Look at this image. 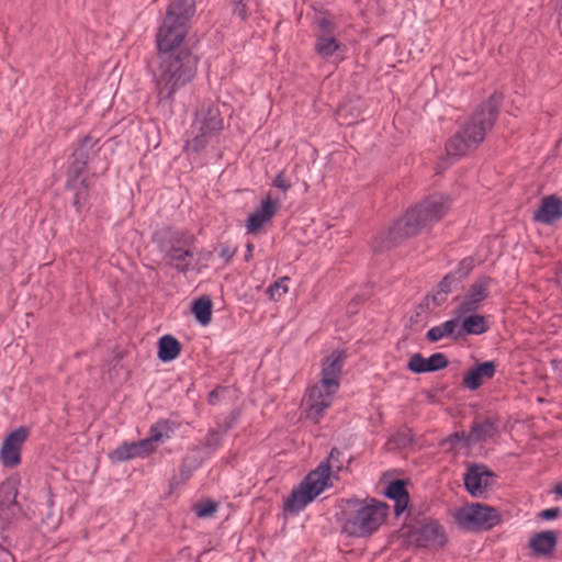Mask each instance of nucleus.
Listing matches in <instances>:
<instances>
[{
	"label": "nucleus",
	"instance_id": "1",
	"mask_svg": "<svg viewBox=\"0 0 562 562\" xmlns=\"http://www.w3.org/2000/svg\"><path fill=\"white\" fill-rule=\"evenodd\" d=\"M450 200L443 194H432L408 209L386 232L372 241L374 251H383L401 240L419 234L424 228L439 222L448 212Z\"/></svg>",
	"mask_w": 562,
	"mask_h": 562
},
{
	"label": "nucleus",
	"instance_id": "2",
	"mask_svg": "<svg viewBox=\"0 0 562 562\" xmlns=\"http://www.w3.org/2000/svg\"><path fill=\"white\" fill-rule=\"evenodd\" d=\"M154 71L155 93L159 103L172 104L176 93L196 75L199 57L189 48L172 53H158Z\"/></svg>",
	"mask_w": 562,
	"mask_h": 562
},
{
	"label": "nucleus",
	"instance_id": "3",
	"mask_svg": "<svg viewBox=\"0 0 562 562\" xmlns=\"http://www.w3.org/2000/svg\"><path fill=\"white\" fill-rule=\"evenodd\" d=\"M502 102L503 95L496 92L483 102L448 140L447 154L462 157L475 150L497 121Z\"/></svg>",
	"mask_w": 562,
	"mask_h": 562
},
{
	"label": "nucleus",
	"instance_id": "4",
	"mask_svg": "<svg viewBox=\"0 0 562 562\" xmlns=\"http://www.w3.org/2000/svg\"><path fill=\"white\" fill-rule=\"evenodd\" d=\"M344 468V453L333 448L326 462H322L311 471L294 488L284 503V512L295 515L307 504L313 502L321 493L330 486L331 471L339 472Z\"/></svg>",
	"mask_w": 562,
	"mask_h": 562
},
{
	"label": "nucleus",
	"instance_id": "5",
	"mask_svg": "<svg viewBox=\"0 0 562 562\" xmlns=\"http://www.w3.org/2000/svg\"><path fill=\"white\" fill-rule=\"evenodd\" d=\"M387 505L371 499L349 498L341 509L342 531L351 537H367L375 532L387 516Z\"/></svg>",
	"mask_w": 562,
	"mask_h": 562
},
{
	"label": "nucleus",
	"instance_id": "6",
	"mask_svg": "<svg viewBox=\"0 0 562 562\" xmlns=\"http://www.w3.org/2000/svg\"><path fill=\"white\" fill-rule=\"evenodd\" d=\"M195 12L194 0H175L156 35L158 53H172L183 42Z\"/></svg>",
	"mask_w": 562,
	"mask_h": 562
},
{
	"label": "nucleus",
	"instance_id": "7",
	"mask_svg": "<svg viewBox=\"0 0 562 562\" xmlns=\"http://www.w3.org/2000/svg\"><path fill=\"white\" fill-rule=\"evenodd\" d=\"M223 128V117L221 116L218 106L210 102L201 103L195 111V116L189 132L190 135L186 140L184 150L188 153L202 151Z\"/></svg>",
	"mask_w": 562,
	"mask_h": 562
},
{
	"label": "nucleus",
	"instance_id": "8",
	"mask_svg": "<svg viewBox=\"0 0 562 562\" xmlns=\"http://www.w3.org/2000/svg\"><path fill=\"white\" fill-rule=\"evenodd\" d=\"M456 522L468 531L490 530L501 521V515L494 507L480 503L459 508L454 513Z\"/></svg>",
	"mask_w": 562,
	"mask_h": 562
},
{
	"label": "nucleus",
	"instance_id": "9",
	"mask_svg": "<svg viewBox=\"0 0 562 562\" xmlns=\"http://www.w3.org/2000/svg\"><path fill=\"white\" fill-rule=\"evenodd\" d=\"M194 236L184 232H175L171 234L170 239L164 246V258L167 265L183 274L188 273L191 269V260L193 258Z\"/></svg>",
	"mask_w": 562,
	"mask_h": 562
},
{
	"label": "nucleus",
	"instance_id": "10",
	"mask_svg": "<svg viewBox=\"0 0 562 562\" xmlns=\"http://www.w3.org/2000/svg\"><path fill=\"white\" fill-rule=\"evenodd\" d=\"M315 29V52L324 59H327L337 52L341 44L337 41L335 32L336 23L328 14H318L314 19Z\"/></svg>",
	"mask_w": 562,
	"mask_h": 562
},
{
	"label": "nucleus",
	"instance_id": "11",
	"mask_svg": "<svg viewBox=\"0 0 562 562\" xmlns=\"http://www.w3.org/2000/svg\"><path fill=\"white\" fill-rule=\"evenodd\" d=\"M411 539L419 548L441 549L447 542L443 527L436 520H429L411 532Z\"/></svg>",
	"mask_w": 562,
	"mask_h": 562
},
{
	"label": "nucleus",
	"instance_id": "12",
	"mask_svg": "<svg viewBox=\"0 0 562 562\" xmlns=\"http://www.w3.org/2000/svg\"><path fill=\"white\" fill-rule=\"evenodd\" d=\"M30 430L20 426L4 438L0 449V460L7 468H14L21 463V449L27 440Z\"/></svg>",
	"mask_w": 562,
	"mask_h": 562
},
{
	"label": "nucleus",
	"instance_id": "13",
	"mask_svg": "<svg viewBox=\"0 0 562 562\" xmlns=\"http://www.w3.org/2000/svg\"><path fill=\"white\" fill-rule=\"evenodd\" d=\"M493 279L487 276H481L470 286L469 292L460 302L456 313L459 316L475 312L480 304L488 297V290Z\"/></svg>",
	"mask_w": 562,
	"mask_h": 562
},
{
	"label": "nucleus",
	"instance_id": "14",
	"mask_svg": "<svg viewBox=\"0 0 562 562\" xmlns=\"http://www.w3.org/2000/svg\"><path fill=\"white\" fill-rule=\"evenodd\" d=\"M18 492L10 483L0 485V537L7 542L9 538L10 524L15 513Z\"/></svg>",
	"mask_w": 562,
	"mask_h": 562
},
{
	"label": "nucleus",
	"instance_id": "15",
	"mask_svg": "<svg viewBox=\"0 0 562 562\" xmlns=\"http://www.w3.org/2000/svg\"><path fill=\"white\" fill-rule=\"evenodd\" d=\"M495 476L486 465L473 464L464 474V486L472 496L479 497L492 485L491 479Z\"/></svg>",
	"mask_w": 562,
	"mask_h": 562
},
{
	"label": "nucleus",
	"instance_id": "16",
	"mask_svg": "<svg viewBox=\"0 0 562 562\" xmlns=\"http://www.w3.org/2000/svg\"><path fill=\"white\" fill-rule=\"evenodd\" d=\"M346 359V352L334 350L323 361L321 385L325 390H337L339 386V376Z\"/></svg>",
	"mask_w": 562,
	"mask_h": 562
},
{
	"label": "nucleus",
	"instance_id": "17",
	"mask_svg": "<svg viewBox=\"0 0 562 562\" xmlns=\"http://www.w3.org/2000/svg\"><path fill=\"white\" fill-rule=\"evenodd\" d=\"M322 385H314L310 389L307 395V417L313 422L317 423L322 417L326 408L331 403L333 394L335 390H325L323 392Z\"/></svg>",
	"mask_w": 562,
	"mask_h": 562
},
{
	"label": "nucleus",
	"instance_id": "18",
	"mask_svg": "<svg viewBox=\"0 0 562 562\" xmlns=\"http://www.w3.org/2000/svg\"><path fill=\"white\" fill-rule=\"evenodd\" d=\"M535 221L551 225L562 218V199L555 194L541 199L540 206L533 214Z\"/></svg>",
	"mask_w": 562,
	"mask_h": 562
},
{
	"label": "nucleus",
	"instance_id": "19",
	"mask_svg": "<svg viewBox=\"0 0 562 562\" xmlns=\"http://www.w3.org/2000/svg\"><path fill=\"white\" fill-rule=\"evenodd\" d=\"M448 363V358L441 352L434 353L427 359L416 352L411 357L407 368L414 373L435 372L445 369Z\"/></svg>",
	"mask_w": 562,
	"mask_h": 562
},
{
	"label": "nucleus",
	"instance_id": "20",
	"mask_svg": "<svg viewBox=\"0 0 562 562\" xmlns=\"http://www.w3.org/2000/svg\"><path fill=\"white\" fill-rule=\"evenodd\" d=\"M153 450L154 446L150 445V439H143L139 441L124 442L113 450L109 457L113 461L123 462L137 457L147 456Z\"/></svg>",
	"mask_w": 562,
	"mask_h": 562
},
{
	"label": "nucleus",
	"instance_id": "21",
	"mask_svg": "<svg viewBox=\"0 0 562 562\" xmlns=\"http://www.w3.org/2000/svg\"><path fill=\"white\" fill-rule=\"evenodd\" d=\"M495 372L496 364L494 361L481 362L464 373L462 383L464 387L475 391L481 387L484 380L492 379Z\"/></svg>",
	"mask_w": 562,
	"mask_h": 562
},
{
	"label": "nucleus",
	"instance_id": "22",
	"mask_svg": "<svg viewBox=\"0 0 562 562\" xmlns=\"http://www.w3.org/2000/svg\"><path fill=\"white\" fill-rule=\"evenodd\" d=\"M497 424L498 419L494 416H488L484 419H475L467 436V447L494 437L497 434Z\"/></svg>",
	"mask_w": 562,
	"mask_h": 562
},
{
	"label": "nucleus",
	"instance_id": "23",
	"mask_svg": "<svg viewBox=\"0 0 562 562\" xmlns=\"http://www.w3.org/2000/svg\"><path fill=\"white\" fill-rule=\"evenodd\" d=\"M278 201H273L270 198L262 201L260 207L251 213L247 221V232L249 234L257 233L265 223L269 222L278 211Z\"/></svg>",
	"mask_w": 562,
	"mask_h": 562
},
{
	"label": "nucleus",
	"instance_id": "24",
	"mask_svg": "<svg viewBox=\"0 0 562 562\" xmlns=\"http://www.w3.org/2000/svg\"><path fill=\"white\" fill-rule=\"evenodd\" d=\"M460 318L461 316L457 314V317L431 327L427 331L426 338L431 342H437L442 338H451L456 341L462 339Z\"/></svg>",
	"mask_w": 562,
	"mask_h": 562
},
{
	"label": "nucleus",
	"instance_id": "25",
	"mask_svg": "<svg viewBox=\"0 0 562 562\" xmlns=\"http://www.w3.org/2000/svg\"><path fill=\"white\" fill-rule=\"evenodd\" d=\"M558 544V533L554 530H546L535 533L529 547L539 555H551Z\"/></svg>",
	"mask_w": 562,
	"mask_h": 562
},
{
	"label": "nucleus",
	"instance_id": "26",
	"mask_svg": "<svg viewBox=\"0 0 562 562\" xmlns=\"http://www.w3.org/2000/svg\"><path fill=\"white\" fill-rule=\"evenodd\" d=\"M385 495L395 501L394 513L400 516L406 509L409 501L404 483L400 480L391 482L386 487Z\"/></svg>",
	"mask_w": 562,
	"mask_h": 562
},
{
	"label": "nucleus",
	"instance_id": "27",
	"mask_svg": "<svg viewBox=\"0 0 562 562\" xmlns=\"http://www.w3.org/2000/svg\"><path fill=\"white\" fill-rule=\"evenodd\" d=\"M181 351L180 342L171 335L162 336L158 341V358L164 362L175 360Z\"/></svg>",
	"mask_w": 562,
	"mask_h": 562
},
{
	"label": "nucleus",
	"instance_id": "28",
	"mask_svg": "<svg viewBox=\"0 0 562 562\" xmlns=\"http://www.w3.org/2000/svg\"><path fill=\"white\" fill-rule=\"evenodd\" d=\"M462 339L467 335H481L487 331L488 326L485 322L484 316L473 314L465 317L462 322L460 321Z\"/></svg>",
	"mask_w": 562,
	"mask_h": 562
},
{
	"label": "nucleus",
	"instance_id": "29",
	"mask_svg": "<svg viewBox=\"0 0 562 562\" xmlns=\"http://www.w3.org/2000/svg\"><path fill=\"white\" fill-rule=\"evenodd\" d=\"M192 313L196 321L205 326L212 318V301L209 296H201L192 303Z\"/></svg>",
	"mask_w": 562,
	"mask_h": 562
},
{
	"label": "nucleus",
	"instance_id": "30",
	"mask_svg": "<svg viewBox=\"0 0 562 562\" xmlns=\"http://www.w3.org/2000/svg\"><path fill=\"white\" fill-rule=\"evenodd\" d=\"M72 190L75 191L74 199H72V205L78 213H81L82 210L87 205L88 195H89L88 179L83 178L80 181H77L76 189H72Z\"/></svg>",
	"mask_w": 562,
	"mask_h": 562
},
{
	"label": "nucleus",
	"instance_id": "31",
	"mask_svg": "<svg viewBox=\"0 0 562 562\" xmlns=\"http://www.w3.org/2000/svg\"><path fill=\"white\" fill-rule=\"evenodd\" d=\"M454 274L448 273L437 285L436 293L432 300L436 305H440L446 301V295L452 291V288L458 285V279Z\"/></svg>",
	"mask_w": 562,
	"mask_h": 562
},
{
	"label": "nucleus",
	"instance_id": "32",
	"mask_svg": "<svg viewBox=\"0 0 562 562\" xmlns=\"http://www.w3.org/2000/svg\"><path fill=\"white\" fill-rule=\"evenodd\" d=\"M98 143V140H93L91 136L87 135L85 136L79 146L76 148V150L72 154V158L85 162L87 165L90 154L94 153V146Z\"/></svg>",
	"mask_w": 562,
	"mask_h": 562
},
{
	"label": "nucleus",
	"instance_id": "33",
	"mask_svg": "<svg viewBox=\"0 0 562 562\" xmlns=\"http://www.w3.org/2000/svg\"><path fill=\"white\" fill-rule=\"evenodd\" d=\"M86 168V164L72 158L67 169L66 189H76L79 176Z\"/></svg>",
	"mask_w": 562,
	"mask_h": 562
},
{
	"label": "nucleus",
	"instance_id": "34",
	"mask_svg": "<svg viewBox=\"0 0 562 562\" xmlns=\"http://www.w3.org/2000/svg\"><path fill=\"white\" fill-rule=\"evenodd\" d=\"M172 431V426L168 420H159L151 427V434L148 439H150V445L154 441H159L165 437H169V432Z\"/></svg>",
	"mask_w": 562,
	"mask_h": 562
},
{
	"label": "nucleus",
	"instance_id": "35",
	"mask_svg": "<svg viewBox=\"0 0 562 562\" xmlns=\"http://www.w3.org/2000/svg\"><path fill=\"white\" fill-rule=\"evenodd\" d=\"M474 268V260L471 257L464 258L460 261L458 268L450 272V274H454L453 277L458 279V283H460L463 279H465L469 273Z\"/></svg>",
	"mask_w": 562,
	"mask_h": 562
},
{
	"label": "nucleus",
	"instance_id": "36",
	"mask_svg": "<svg viewBox=\"0 0 562 562\" xmlns=\"http://www.w3.org/2000/svg\"><path fill=\"white\" fill-rule=\"evenodd\" d=\"M217 503L211 499H207L202 503H198L194 505V512L199 518L211 517L217 510Z\"/></svg>",
	"mask_w": 562,
	"mask_h": 562
},
{
	"label": "nucleus",
	"instance_id": "37",
	"mask_svg": "<svg viewBox=\"0 0 562 562\" xmlns=\"http://www.w3.org/2000/svg\"><path fill=\"white\" fill-rule=\"evenodd\" d=\"M288 280L289 278L285 277L280 281H276L268 288L267 293L269 294L271 300L277 301L283 293L288 291V288L285 285H282V282Z\"/></svg>",
	"mask_w": 562,
	"mask_h": 562
},
{
	"label": "nucleus",
	"instance_id": "38",
	"mask_svg": "<svg viewBox=\"0 0 562 562\" xmlns=\"http://www.w3.org/2000/svg\"><path fill=\"white\" fill-rule=\"evenodd\" d=\"M276 188H278L279 190L283 191V192H286L288 190L291 189V182L290 180L285 177V173L283 171L279 172L276 178L273 179V183H272Z\"/></svg>",
	"mask_w": 562,
	"mask_h": 562
},
{
	"label": "nucleus",
	"instance_id": "39",
	"mask_svg": "<svg viewBox=\"0 0 562 562\" xmlns=\"http://www.w3.org/2000/svg\"><path fill=\"white\" fill-rule=\"evenodd\" d=\"M221 435L217 430L211 429L205 437V446L215 449L220 446Z\"/></svg>",
	"mask_w": 562,
	"mask_h": 562
},
{
	"label": "nucleus",
	"instance_id": "40",
	"mask_svg": "<svg viewBox=\"0 0 562 562\" xmlns=\"http://www.w3.org/2000/svg\"><path fill=\"white\" fill-rule=\"evenodd\" d=\"M233 13L241 21H245L248 18L247 7L241 0L234 2Z\"/></svg>",
	"mask_w": 562,
	"mask_h": 562
},
{
	"label": "nucleus",
	"instance_id": "41",
	"mask_svg": "<svg viewBox=\"0 0 562 562\" xmlns=\"http://www.w3.org/2000/svg\"><path fill=\"white\" fill-rule=\"evenodd\" d=\"M559 515H560V508L559 507H552V508H548V509L542 510L539 514V517L542 518V519H546V520H551V519H555Z\"/></svg>",
	"mask_w": 562,
	"mask_h": 562
},
{
	"label": "nucleus",
	"instance_id": "42",
	"mask_svg": "<svg viewBox=\"0 0 562 562\" xmlns=\"http://www.w3.org/2000/svg\"><path fill=\"white\" fill-rule=\"evenodd\" d=\"M467 436L464 431H457L448 436L446 439L447 442H450L452 445L457 442H464L467 445Z\"/></svg>",
	"mask_w": 562,
	"mask_h": 562
},
{
	"label": "nucleus",
	"instance_id": "43",
	"mask_svg": "<svg viewBox=\"0 0 562 562\" xmlns=\"http://www.w3.org/2000/svg\"><path fill=\"white\" fill-rule=\"evenodd\" d=\"M234 255L235 249L231 248L228 245H223L221 247L220 257L223 258L225 262H228Z\"/></svg>",
	"mask_w": 562,
	"mask_h": 562
},
{
	"label": "nucleus",
	"instance_id": "44",
	"mask_svg": "<svg viewBox=\"0 0 562 562\" xmlns=\"http://www.w3.org/2000/svg\"><path fill=\"white\" fill-rule=\"evenodd\" d=\"M217 394H218V389H215L213 390L210 394H209V403L214 405L215 402H216V398H217Z\"/></svg>",
	"mask_w": 562,
	"mask_h": 562
},
{
	"label": "nucleus",
	"instance_id": "45",
	"mask_svg": "<svg viewBox=\"0 0 562 562\" xmlns=\"http://www.w3.org/2000/svg\"><path fill=\"white\" fill-rule=\"evenodd\" d=\"M252 249H254V245L248 243L247 244V254L245 256L246 261H248L249 258L252 256Z\"/></svg>",
	"mask_w": 562,
	"mask_h": 562
},
{
	"label": "nucleus",
	"instance_id": "46",
	"mask_svg": "<svg viewBox=\"0 0 562 562\" xmlns=\"http://www.w3.org/2000/svg\"><path fill=\"white\" fill-rule=\"evenodd\" d=\"M180 474L186 480L190 476V471L186 470V464L184 463L180 468Z\"/></svg>",
	"mask_w": 562,
	"mask_h": 562
},
{
	"label": "nucleus",
	"instance_id": "47",
	"mask_svg": "<svg viewBox=\"0 0 562 562\" xmlns=\"http://www.w3.org/2000/svg\"><path fill=\"white\" fill-rule=\"evenodd\" d=\"M553 493L559 496H562V483L555 484V486L553 488Z\"/></svg>",
	"mask_w": 562,
	"mask_h": 562
},
{
	"label": "nucleus",
	"instance_id": "48",
	"mask_svg": "<svg viewBox=\"0 0 562 562\" xmlns=\"http://www.w3.org/2000/svg\"><path fill=\"white\" fill-rule=\"evenodd\" d=\"M417 321V317H411V322Z\"/></svg>",
	"mask_w": 562,
	"mask_h": 562
},
{
	"label": "nucleus",
	"instance_id": "49",
	"mask_svg": "<svg viewBox=\"0 0 562 562\" xmlns=\"http://www.w3.org/2000/svg\"><path fill=\"white\" fill-rule=\"evenodd\" d=\"M417 321V317H411V322Z\"/></svg>",
	"mask_w": 562,
	"mask_h": 562
}]
</instances>
